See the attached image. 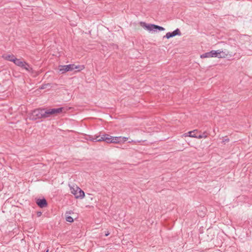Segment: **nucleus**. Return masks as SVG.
Returning <instances> with one entry per match:
<instances>
[{"mask_svg":"<svg viewBox=\"0 0 252 252\" xmlns=\"http://www.w3.org/2000/svg\"><path fill=\"white\" fill-rule=\"evenodd\" d=\"M89 140L93 142L104 141L107 143H121V136L114 137L107 134L89 136Z\"/></svg>","mask_w":252,"mask_h":252,"instance_id":"f257e3e1","label":"nucleus"},{"mask_svg":"<svg viewBox=\"0 0 252 252\" xmlns=\"http://www.w3.org/2000/svg\"><path fill=\"white\" fill-rule=\"evenodd\" d=\"M29 118L31 120L35 121L44 118V108H38L32 110L29 114Z\"/></svg>","mask_w":252,"mask_h":252,"instance_id":"f03ea898","label":"nucleus"},{"mask_svg":"<svg viewBox=\"0 0 252 252\" xmlns=\"http://www.w3.org/2000/svg\"><path fill=\"white\" fill-rule=\"evenodd\" d=\"M140 25L141 27H142L145 30L149 31V32H157L158 31H163L165 30V29L160 26L155 25L154 24H147L144 22H140Z\"/></svg>","mask_w":252,"mask_h":252,"instance_id":"7ed1b4c3","label":"nucleus"},{"mask_svg":"<svg viewBox=\"0 0 252 252\" xmlns=\"http://www.w3.org/2000/svg\"><path fill=\"white\" fill-rule=\"evenodd\" d=\"M63 107L49 109L44 108V119L60 114L63 112Z\"/></svg>","mask_w":252,"mask_h":252,"instance_id":"20e7f679","label":"nucleus"},{"mask_svg":"<svg viewBox=\"0 0 252 252\" xmlns=\"http://www.w3.org/2000/svg\"><path fill=\"white\" fill-rule=\"evenodd\" d=\"M70 192L73 194L76 198L82 199L85 197V192L78 187H76L75 188L71 187Z\"/></svg>","mask_w":252,"mask_h":252,"instance_id":"39448f33","label":"nucleus"},{"mask_svg":"<svg viewBox=\"0 0 252 252\" xmlns=\"http://www.w3.org/2000/svg\"><path fill=\"white\" fill-rule=\"evenodd\" d=\"M235 53L232 51H229L226 49L221 50V58H226L228 60L234 59Z\"/></svg>","mask_w":252,"mask_h":252,"instance_id":"423d86ee","label":"nucleus"},{"mask_svg":"<svg viewBox=\"0 0 252 252\" xmlns=\"http://www.w3.org/2000/svg\"><path fill=\"white\" fill-rule=\"evenodd\" d=\"M73 64H70L64 65H59V70L61 74L64 73L67 71H71L73 70Z\"/></svg>","mask_w":252,"mask_h":252,"instance_id":"0eeeda50","label":"nucleus"},{"mask_svg":"<svg viewBox=\"0 0 252 252\" xmlns=\"http://www.w3.org/2000/svg\"><path fill=\"white\" fill-rule=\"evenodd\" d=\"M220 54V51L219 50H217V51L212 50L210 52L203 54L202 55H201L200 56V57L201 58L216 57L218 56V54Z\"/></svg>","mask_w":252,"mask_h":252,"instance_id":"6e6552de","label":"nucleus"},{"mask_svg":"<svg viewBox=\"0 0 252 252\" xmlns=\"http://www.w3.org/2000/svg\"><path fill=\"white\" fill-rule=\"evenodd\" d=\"M181 32L179 29H177L174 30L172 32H167L165 35L163 36V38H166L167 39H169L170 38L174 37L176 35H181Z\"/></svg>","mask_w":252,"mask_h":252,"instance_id":"1a4fd4ad","label":"nucleus"},{"mask_svg":"<svg viewBox=\"0 0 252 252\" xmlns=\"http://www.w3.org/2000/svg\"><path fill=\"white\" fill-rule=\"evenodd\" d=\"M35 202L37 205L41 208H45L48 205L47 201L45 198L36 199Z\"/></svg>","mask_w":252,"mask_h":252,"instance_id":"9d476101","label":"nucleus"},{"mask_svg":"<svg viewBox=\"0 0 252 252\" xmlns=\"http://www.w3.org/2000/svg\"><path fill=\"white\" fill-rule=\"evenodd\" d=\"M23 69H25L26 71H27L28 72L33 73V70L32 68V67L27 62L25 61L23 63V66H21V67Z\"/></svg>","mask_w":252,"mask_h":252,"instance_id":"9b49d317","label":"nucleus"},{"mask_svg":"<svg viewBox=\"0 0 252 252\" xmlns=\"http://www.w3.org/2000/svg\"><path fill=\"white\" fill-rule=\"evenodd\" d=\"M4 59L8 61H10L13 63V61H14L15 59L16 58L15 57V56L13 54L11 55H7L5 56H3Z\"/></svg>","mask_w":252,"mask_h":252,"instance_id":"f8f14e48","label":"nucleus"},{"mask_svg":"<svg viewBox=\"0 0 252 252\" xmlns=\"http://www.w3.org/2000/svg\"><path fill=\"white\" fill-rule=\"evenodd\" d=\"M71 213H73L72 211L66 212L65 213L66 220L69 222H72L74 221L73 219L71 216L68 215V214H71Z\"/></svg>","mask_w":252,"mask_h":252,"instance_id":"ddd939ff","label":"nucleus"},{"mask_svg":"<svg viewBox=\"0 0 252 252\" xmlns=\"http://www.w3.org/2000/svg\"><path fill=\"white\" fill-rule=\"evenodd\" d=\"M24 62V61H22L21 59L16 58L14 61H13V63L21 67V66H23Z\"/></svg>","mask_w":252,"mask_h":252,"instance_id":"4468645a","label":"nucleus"},{"mask_svg":"<svg viewBox=\"0 0 252 252\" xmlns=\"http://www.w3.org/2000/svg\"><path fill=\"white\" fill-rule=\"evenodd\" d=\"M73 70L76 69L77 71H80L85 68L84 65H75L73 64Z\"/></svg>","mask_w":252,"mask_h":252,"instance_id":"2eb2a0df","label":"nucleus"},{"mask_svg":"<svg viewBox=\"0 0 252 252\" xmlns=\"http://www.w3.org/2000/svg\"><path fill=\"white\" fill-rule=\"evenodd\" d=\"M229 142V139L228 138L227 136L222 137L221 138V143H224L225 144L226 143Z\"/></svg>","mask_w":252,"mask_h":252,"instance_id":"dca6fc26","label":"nucleus"},{"mask_svg":"<svg viewBox=\"0 0 252 252\" xmlns=\"http://www.w3.org/2000/svg\"><path fill=\"white\" fill-rule=\"evenodd\" d=\"M51 87L50 84L47 83V84H42L40 87V89H45L46 88H47L48 87Z\"/></svg>","mask_w":252,"mask_h":252,"instance_id":"f3484780","label":"nucleus"},{"mask_svg":"<svg viewBox=\"0 0 252 252\" xmlns=\"http://www.w3.org/2000/svg\"><path fill=\"white\" fill-rule=\"evenodd\" d=\"M196 132V130H194L193 131H190L188 132L187 133L185 134V136H188L191 137V135L193 133Z\"/></svg>","mask_w":252,"mask_h":252,"instance_id":"a211bd4d","label":"nucleus"},{"mask_svg":"<svg viewBox=\"0 0 252 252\" xmlns=\"http://www.w3.org/2000/svg\"><path fill=\"white\" fill-rule=\"evenodd\" d=\"M196 138H198V139H201V138H205V136H201V133H200V132H199L197 131V135L196 136Z\"/></svg>","mask_w":252,"mask_h":252,"instance_id":"6ab92c4d","label":"nucleus"},{"mask_svg":"<svg viewBox=\"0 0 252 252\" xmlns=\"http://www.w3.org/2000/svg\"><path fill=\"white\" fill-rule=\"evenodd\" d=\"M128 139V138L126 137H122L121 136V141L122 143H124Z\"/></svg>","mask_w":252,"mask_h":252,"instance_id":"aec40b11","label":"nucleus"},{"mask_svg":"<svg viewBox=\"0 0 252 252\" xmlns=\"http://www.w3.org/2000/svg\"><path fill=\"white\" fill-rule=\"evenodd\" d=\"M197 130H196V132L193 133V134H191V137L196 138V136L197 135Z\"/></svg>","mask_w":252,"mask_h":252,"instance_id":"412c9836","label":"nucleus"},{"mask_svg":"<svg viewBox=\"0 0 252 252\" xmlns=\"http://www.w3.org/2000/svg\"><path fill=\"white\" fill-rule=\"evenodd\" d=\"M201 136H205V138H206L208 136V134L206 132H204L203 133H201Z\"/></svg>","mask_w":252,"mask_h":252,"instance_id":"4be33fe9","label":"nucleus"},{"mask_svg":"<svg viewBox=\"0 0 252 252\" xmlns=\"http://www.w3.org/2000/svg\"><path fill=\"white\" fill-rule=\"evenodd\" d=\"M41 214H42L41 212L38 211V212H37V216L38 217L41 216Z\"/></svg>","mask_w":252,"mask_h":252,"instance_id":"5701e85b","label":"nucleus"},{"mask_svg":"<svg viewBox=\"0 0 252 252\" xmlns=\"http://www.w3.org/2000/svg\"><path fill=\"white\" fill-rule=\"evenodd\" d=\"M109 235V233L108 232H107L106 233H105V236H107Z\"/></svg>","mask_w":252,"mask_h":252,"instance_id":"b1692460","label":"nucleus"},{"mask_svg":"<svg viewBox=\"0 0 252 252\" xmlns=\"http://www.w3.org/2000/svg\"><path fill=\"white\" fill-rule=\"evenodd\" d=\"M49 250L47 249L46 250H45L44 252H48Z\"/></svg>","mask_w":252,"mask_h":252,"instance_id":"393cba45","label":"nucleus"},{"mask_svg":"<svg viewBox=\"0 0 252 252\" xmlns=\"http://www.w3.org/2000/svg\"><path fill=\"white\" fill-rule=\"evenodd\" d=\"M204 213H203L202 214V217H204Z\"/></svg>","mask_w":252,"mask_h":252,"instance_id":"a878e982","label":"nucleus"},{"mask_svg":"<svg viewBox=\"0 0 252 252\" xmlns=\"http://www.w3.org/2000/svg\"><path fill=\"white\" fill-rule=\"evenodd\" d=\"M201 217H202V214H201V215H199Z\"/></svg>","mask_w":252,"mask_h":252,"instance_id":"bb28decb","label":"nucleus"}]
</instances>
